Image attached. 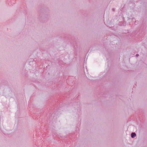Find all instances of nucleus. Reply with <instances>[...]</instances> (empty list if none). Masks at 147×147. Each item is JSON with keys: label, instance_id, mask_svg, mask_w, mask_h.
<instances>
[{"label": "nucleus", "instance_id": "obj_1", "mask_svg": "<svg viewBox=\"0 0 147 147\" xmlns=\"http://www.w3.org/2000/svg\"><path fill=\"white\" fill-rule=\"evenodd\" d=\"M136 134L135 133H132L131 134V136L132 138H134L136 137Z\"/></svg>", "mask_w": 147, "mask_h": 147}, {"label": "nucleus", "instance_id": "obj_2", "mask_svg": "<svg viewBox=\"0 0 147 147\" xmlns=\"http://www.w3.org/2000/svg\"><path fill=\"white\" fill-rule=\"evenodd\" d=\"M139 55L138 54H137L136 55V56L137 57H138V56Z\"/></svg>", "mask_w": 147, "mask_h": 147}]
</instances>
